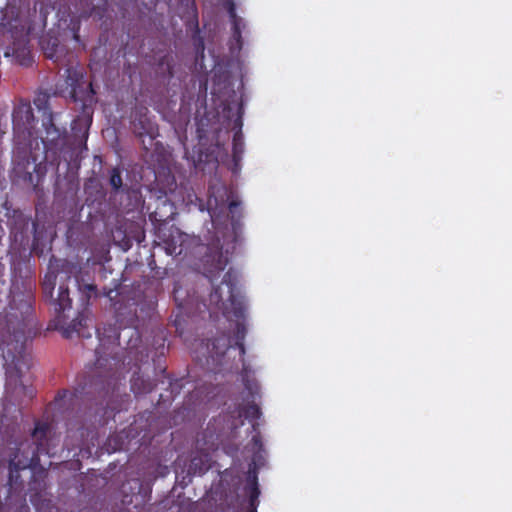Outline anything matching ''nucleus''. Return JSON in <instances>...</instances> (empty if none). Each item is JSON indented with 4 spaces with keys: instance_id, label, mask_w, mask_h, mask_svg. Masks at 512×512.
I'll list each match as a JSON object with an SVG mask.
<instances>
[{
    "instance_id": "18",
    "label": "nucleus",
    "mask_w": 512,
    "mask_h": 512,
    "mask_svg": "<svg viewBox=\"0 0 512 512\" xmlns=\"http://www.w3.org/2000/svg\"><path fill=\"white\" fill-rule=\"evenodd\" d=\"M156 384L149 378H144L140 372H135L131 378V390L135 395L150 393Z\"/></svg>"
},
{
    "instance_id": "20",
    "label": "nucleus",
    "mask_w": 512,
    "mask_h": 512,
    "mask_svg": "<svg viewBox=\"0 0 512 512\" xmlns=\"http://www.w3.org/2000/svg\"><path fill=\"white\" fill-rule=\"evenodd\" d=\"M109 184L112 187V191L114 194H118L119 192H125L128 190V187L123 184L121 170L119 167H114L111 169Z\"/></svg>"
},
{
    "instance_id": "34",
    "label": "nucleus",
    "mask_w": 512,
    "mask_h": 512,
    "mask_svg": "<svg viewBox=\"0 0 512 512\" xmlns=\"http://www.w3.org/2000/svg\"><path fill=\"white\" fill-rule=\"evenodd\" d=\"M71 445H72L73 447H79V448H81V446H82V440H80L78 443H75V444H74V443H72Z\"/></svg>"
},
{
    "instance_id": "17",
    "label": "nucleus",
    "mask_w": 512,
    "mask_h": 512,
    "mask_svg": "<svg viewBox=\"0 0 512 512\" xmlns=\"http://www.w3.org/2000/svg\"><path fill=\"white\" fill-rule=\"evenodd\" d=\"M242 117L239 115L234 121V129H237L233 136L232 155L235 162L239 161L244 152V141L242 134Z\"/></svg>"
},
{
    "instance_id": "23",
    "label": "nucleus",
    "mask_w": 512,
    "mask_h": 512,
    "mask_svg": "<svg viewBox=\"0 0 512 512\" xmlns=\"http://www.w3.org/2000/svg\"><path fill=\"white\" fill-rule=\"evenodd\" d=\"M229 15L232 19V24H233V27H232L233 37L237 40V42H240L241 41V28H240L241 19L238 18V16L236 15L235 8L233 5H231V7L229 9Z\"/></svg>"
},
{
    "instance_id": "19",
    "label": "nucleus",
    "mask_w": 512,
    "mask_h": 512,
    "mask_svg": "<svg viewBox=\"0 0 512 512\" xmlns=\"http://www.w3.org/2000/svg\"><path fill=\"white\" fill-rule=\"evenodd\" d=\"M87 326V318L84 317L82 313H79L78 316L71 321V323L65 328L64 336L71 337L73 333H77L80 337H91L90 333H85L83 329Z\"/></svg>"
},
{
    "instance_id": "29",
    "label": "nucleus",
    "mask_w": 512,
    "mask_h": 512,
    "mask_svg": "<svg viewBox=\"0 0 512 512\" xmlns=\"http://www.w3.org/2000/svg\"><path fill=\"white\" fill-rule=\"evenodd\" d=\"M180 292H181L180 289H178L175 286L174 290H173L174 300L177 303V306L179 309H184L186 307L187 303L184 300H180Z\"/></svg>"
},
{
    "instance_id": "6",
    "label": "nucleus",
    "mask_w": 512,
    "mask_h": 512,
    "mask_svg": "<svg viewBox=\"0 0 512 512\" xmlns=\"http://www.w3.org/2000/svg\"><path fill=\"white\" fill-rule=\"evenodd\" d=\"M0 348L2 350L3 358L5 359L7 369L6 374L10 377L12 375L11 369L13 368L18 378L22 375L23 367L29 368L28 356L25 353V337L23 332L14 334L13 341H0Z\"/></svg>"
},
{
    "instance_id": "22",
    "label": "nucleus",
    "mask_w": 512,
    "mask_h": 512,
    "mask_svg": "<svg viewBox=\"0 0 512 512\" xmlns=\"http://www.w3.org/2000/svg\"><path fill=\"white\" fill-rule=\"evenodd\" d=\"M240 201L232 200L229 203V213L231 214V222L233 229L236 230L237 226L240 225V220L242 218V212L240 209Z\"/></svg>"
},
{
    "instance_id": "5",
    "label": "nucleus",
    "mask_w": 512,
    "mask_h": 512,
    "mask_svg": "<svg viewBox=\"0 0 512 512\" xmlns=\"http://www.w3.org/2000/svg\"><path fill=\"white\" fill-rule=\"evenodd\" d=\"M250 485V499L242 498L238 493V486H233L226 490L223 483L216 489L215 494L218 496L216 501V512H257L259 506L260 490L256 487L255 477Z\"/></svg>"
},
{
    "instance_id": "3",
    "label": "nucleus",
    "mask_w": 512,
    "mask_h": 512,
    "mask_svg": "<svg viewBox=\"0 0 512 512\" xmlns=\"http://www.w3.org/2000/svg\"><path fill=\"white\" fill-rule=\"evenodd\" d=\"M47 423L37 422L32 432V440L19 443L9 461L8 484L12 487L17 484L19 472L27 468H36L40 463L41 454H49L47 448Z\"/></svg>"
},
{
    "instance_id": "31",
    "label": "nucleus",
    "mask_w": 512,
    "mask_h": 512,
    "mask_svg": "<svg viewBox=\"0 0 512 512\" xmlns=\"http://www.w3.org/2000/svg\"><path fill=\"white\" fill-rule=\"evenodd\" d=\"M99 377L104 378L101 380V383H106L107 385H110L111 380L115 378V372H108L106 375H100Z\"/></svg>"
},
{
    "instance_id": "14",
    "label": "nucleus",
    "mask_w": 512,
    "mask_h": 512,
    "mask_svg": "<svg viewBox=\"0 0 512 512\" xmlns=\"http://www.w3.org/2000/svg\"><path fill=\"white\" fill-rule=\"evenodd\" d=\"M39 43L46 58L51 59L57 65H64L66 48L61 45L57 36L47 33L40 38Z\"/></svg>"
},
{
    "instance_id": "8",
    "label": "nucleus",
    "mask_w": 512,
    "mask_h": 512,
    "mask_svg": "<svg viewBox=\"0 0 512 512\" xmlns=\"http://www.w3.org/2000/svg\"><path fill=\"white\" fill-rule=\"evenodd\" d=\"M56 279L57 275L53 271L47 272L42 280L41 287L44 298L49 300L55 313L60 317L66 310L71 309L72 299L70 298L69 288L64 283L59 285L57 297H53Z\"/></svg>"
},
{
    "instance_id": "12",
    "label": "nucleus",
    "mask_w": 512,
    "mask_h": 512,
    "mask_svg": "<svg viewBox=\"0 0 512 512\" xmlns=\"http://www.w3.org/2000/svg\"><path fill=\"white\" fill-rule=\"evenodd\" d=\"M252 444V450H253V456H252V462L249 465V470L247 473L246 478V484L244 486V492L248 499H250V492L249 488L250 485L253 483V476L255 477L256 487L260 490L259 484H258V469L264 465V445L262 441V436L259 432H257L255 435L252 436L251 439Z\"/></svg>"
},
{
    "instance_id": "7",
    "label": "nucleus",
    "mask_w": 512,
    "mask_h": 512,
    "mask_svg": "<svg viewBox=\"0 0 512 512\" xmlns=\"http://www.w3.org/2000/svg\"><path fill=\"white\" fill-rule=\"evenodd\" d=\"M60 268V273L65 274L66 279L69 280L71 277H74L78 290L81 293V301L85 306L89 305L91 299H96L100 295L111 298L114 289L104 287L102 293H100L94 283L85 282L82 268L78 264L63 260Z\"/></svg>"
},
{
    "instance_id": "27",
    "label": "nucleus",
    "mask_w": 512,
    "mask_h": 512,
    "mask_svg": "<svg viewBox=\"0 0 512 512\" xmlns=\"http://www.w3.org/2000/svg\"><path fill=\"white\" fill-rule=\"evenodd\" d=\"M260 414V408L256 404L248 405L245 411L246 417H252L254 419L259 418Z\"/></svg>"
},
{
    "instance_id": "28",
    "label": "nucleus",
    "mask_w": 512,
    "mask_h": 512,
    "mask_svg": "<svg viewBox=\"0 0 512 512\" xmlns=\"http://www.w3.org/2000/svg\"><path fill=\"white\" fill-rule=\"evenodd\" d=\"M68 395L72 396V394L68 390L59 391L55 397V405L58 408H64V400Z\"/></svg>"
},
{
    "instance_id": "35",
    "label": "nucleus",
    "mask_w": 512,
    "mask_h": 512,
    "mask_svg": "<svg viewBox=\"0 0 512 512\" xmlns=\"http://www.w3.org/2000/svg\"><path fill=\"white\" fill-rule=\"evenodd\" d=\"M157 215H158V212H157V211H155V212H154V218H155V220H157V221H162L163 219H161V218H159V219H158V218H157Z\"/></svg>"
},
{
    "instance_id": "11",
    "label": "nucleus",
    "mask_w": 512,
    "mask_h": 512,
    "mask_svg": "<svg viewBox=\"0 0 512 512\" xmlns=\"http://www.w3.org/2000/svg\"><path fill=\"white\" fill-rule=\"evenodd\" d=\"M123 503L134 504L135 508L145 505L150 498L151 488L140 479H131L122 484Z\"/></svg>"
},
{
    "instance_id": "36",
    "label": "nucleus",
    "mask_w": 512,
    "mask_h": 512,
    "mask_svg": "<svg viewBox=\"0 0 512 512\" xmlns=\"http://www.w3.org/2000/svg\"><path fill=\"white\" fill-rule=\"evenodd\" d=\"M70 437H71L70 435H68V436H67V439H66V445H67V446H69V445H70V443H69Z\"/></svg>"
},
{
    "instance_id": "21",
    "label": "nucleus",
    "mask_w": 512,
    "mask_h": 512,
    "mask_svg": "<svg viewBox=\"0 0 512 512\" xmlns=\"http://www.w3.org/2000/svg\"><path fill=\"white\" fill-rule=\"evenodd\" d=\"M50 95L47 92L39 91L33 103L39 112H42V119L47 116V113L52 112L49 105Z\"/></svg>"
},
{
    "instance_id": "9",
    "label": "nucleus",
    "mask_w": 512,
    "mask_h": 512,
    "mask_svg": "<svg viewBox=\"0 0 512 512\" xmlns=\"http://www.w3.org/2000/svg\"><path fill=\"white\" fill-rule=\"evenodd\" d=\"M65 73L66 84L70 87V97L75 102H82L84 108L91 105L96 93L93 89L92 83H87L84 79L83 73L73 67H68L65 70Z\"/></svg>"
},
{
    "instance_id": "13",
    "label": "nucleus",
    "mask_w": 512,
    "mask_h": 512,
    "mask_svg": "<svg viewBox=\"0 0 512 512\" xmlns=\"http://www.w3.org/2000/svg\"><path fill=\"white\" fill-rule=\"evenodd\" d=\"M13 129L15 132H27L31 135L35 117L28 101L21 100L12 113Z\"/></svg>"
},
{
    "instance_id": "24",
    "label": "nucleus",
    "mask_w": 512,
    "mask_h": 512,
    "mask_svg": "<svg viewBox=\"0 0 512 512\" xmlns=\"http://www.w3.org/2000/svg\"><path fill=\"white\" fill-rule=\"evenodd\" d=\"M209 301L211 305H215L219 309L224 305L220 286L213 287L209 295Z\"/></svg>"
},
{
    "instance_id": "26",
    "label": "nucleus",
    "mask_w": 512,
    "mask_h": 512,
    "mask_svg": "<svg viewBox=\"0 0 512 512\" xmlns=\"http://www.w3.org/2000/svg\"><path fill=\"white\" fill-rule=\"evenodd\" d=\"M244 386L249 391L251 396H255L259 392V385L254 380L244 379Z\"/></svg>"
},
{
    "instance_id": "25",
    "label": "nucleus",
    "mask_w": 512,
    "mask_h": 512,
    "mask_svg": "<svg viewBox=\"0 0 512 512\" xmlns=\"http://www.w3.org/2000/svg\"><path fill=\"white\" fill-rule=\"evenodd\" d=\"M161 373H162V378L168 380V386L171 389V393H174L175 391H176V393H179L180 389L182 388L181 380H178V379L173 380V379H171L170 375L167 374V372H166V368H163Z\"/></svg>"
},
{
    "instance_id": "4",
    "label": "nucleus",
    "mask_w": 512,
    "mask_h": 512,
    "mask_svg": "<svg viewBox=\"0 0 512 512\" xmlns=\"http://www.w3.org/2000/svg\"><path fill=\"white\" fill-rule=\"evenodd\" d=\"M232 272L229 270L224 274L221 284H226L228 287V302L229 305L224 308V315L227 318H235L236 329H235V345L240 351L241 355L245 354L244 340L247 333V327L245 324L247 306L245 299L239 293L236 292L234 283L232 282Z\"/></svg>"
},
{
    "instance_id": "2",
    "label": "nucleus",
    "mask_w": 512,
    "mask_h": 512,
    "mask_svg": "<svg viewBox=\"0 0 512 512\" xmlns=\"http://www.w3.org/2000/svg\"><path fill=\"white\" fill-rule=\"evenodd\" d=\"M92 123V115L86 114L78 117L72 123L73 143L71 144L67 136L65 128H60L54 123V113L49 112L42 119V126L45 130V136L42 138L46 152H52L54 161H59V157L63 154H69L72 160L74 150H87V139L89 135V127Z\"/></svg>"
},
{
    "instance_id": "33",
    "label": "nucleus",
    "mask_w": 512,
    "mask_h": 512,
    "mask_svg": "<svg viewBox=\"0 0 512 512\" xmlns=\"http://www.w3.org/2000/svg\"><path fill=\"white\" fill-rule=\"evenodd\" d=\"M77 432L80 434L81 437H83L85 429L83 427H81V428L78 429Z\"/></svg>"
},
{
    "instance_id": "1",
    "label": "nucleus",
    "mask_w": 512,
    "mask_h": 512,
    "mask_svg": "<svg viewBox=\"0 0 512 512\" xmlns=\"http://www.w3.org/2000/svg\"><path fill=\"white\" fill-rule=\"evenodd\" d=\"M161 240L169 255L187 256L188 254H193L195 248L205 249L202 264L204 274L211 283L224 271L228 264V259L223 254L219 238L211 244L203 246L199 243V238L191 237L180 231L177 227H171L167 233H163Z\"/></svg>"
},
{
    "instance_id": "32",
    "label": "nucleus",
    "mask_w": 512,
    "mask_h": 512,
    "mask_svg": "<svg viewBox=\"0 0 512 512\" xmlns=\"http://www.w3.org/2000/svg\"><path fill=\"white\" fill-rule=\"evenodd\" d=\"M102 366V359L101 358H97L96 360V369L100 368Z\"/></svg>"
},
{
    "instance_id": "15",
    "label": "nucleus",
    "mask_w": 512,
    "mask_h": 512,
    "mask_svg": "<svg viewBox=\"0 0 512 512\" xmlns=\"http://www.w3.org/2000/svg\"><path fill=\"white\" fill-rule=\"evenodd\" d=\"M149 110L146 106H136L132 112V125L139 136L153 137L157 130L156 124L148 116Z\"/></svg>"
},
{
    "instance_id": "10",
    "label": "nucleus",
    "mask_w": 512,
    "mask_h": 512,
    "mask_svg": "<svg viewBox=\"0 0 512 512\" xmlns=\"http://www.w3.org/2000/svg\"><path fill=\"white\" fill-rule=\"evenodd\" d=\"M212 467V458L208 452H197L190 460L187 473L182 469L181 472L176 470V479L182 487L189 485L192 482V477L195 475H203Z\"/></svg>"
},
{
    "instance_id": "16",
    "label": "nucleus",
    "mask_w": 512,
    "mask_h": 512,
    "mask_svg": "<svg viewBox=\"0 0 512 512\" xmlns=\"http://www.w3.org/2000/svg\"><path fill=\"white\" fill-rule=\"evenodd\" d=\"M4 55L5 57L12 56L19 65L24 67H29L33 63L27 36L15 39L12 45L7 47Z\"/></svg>"
},
{
    "instance_id": "30",
    "label": "nucleus",
    "mask_w": 512,
    "mask_h": 512,
    "mask_svg": "<svg viewBox=\"0 0 512 512\" xmlns=\"http://www.w3.org/2000/svg\"><path fill=\"white\" fill-rule=\"evenodd\" d=\"M182 322H183V319H182L181 315L177 314L175 316V319L173 320V325L175 326L176 332L179 333L180 336H182V334H183Z\"/></svg>"
}]
</instances>
